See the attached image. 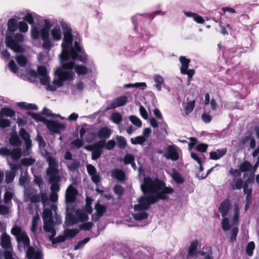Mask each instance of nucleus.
<instances>
[{
  "instance_id": "nucleus-62",
  "label": "nucleus",
  "mask_w": 259,
  "mask_h": 259,
  "mask_svg": "<svg viewBox=\"0 0 259 259\" xmlns=\"http://www.w3.org/2000/svg\"><path fill=\"white\" fill-rule=\"evenodd\" d=\"M229 174L234 177L235 178L239 177L241 176V172L240 171V170L237 169H233V168H231L229 171Z\"/></svg>"
},
{
  "instance_id": "nucleus-57",
  "label": "nucleus",
  "mask_w": 259,
  "mask_h": 259,
  "mask_svg": "<svg viewBox=\"0 0 259 259\" xmlns=\"http://www.w3.org/2000/svg\"><path fill=\"white\" fill-rule=\"evenodd\" d=\"M14 174L12 171H7L6 174V182L7 183L12 182L14 180Z\"/></svg>"
},
{
  "instance_id": "nucleus-17",
  "label": "nucleus",
  "mask_w": 259,
  "mask_h": 259,
  "mask_svg": "<svg viewBox=\"0 0 259 259\" xmlns=\"http://www.w3.org/2000/svg\"><path fill=\"white\" fill-rule=\"evenodd\" d=\"M50 208H47V206L45 207L42 213V219L44 221H52V210H56L57 209V207L54 204H51V205H49Z\"/></svg>"
},
{
  "instance_id": "nucleus-15",
  "label": "nucleus",
  "mask_w": 259,
  "mask_h": 259,
  "mask_svg": "<svg viewBox=\"0 0 259 259\" xmlns=\"http://www.w3.org/2000/svg\"><path fill=\"white\" fill-rule=\"evenodd\" d=\"M47 127L54 133H59L60 131L64 130L65 126L59 122L53 120H48L46 122Z\"/></svg>"
},
{
  "instance_id": "nucleus-38",
  "label": "nucleus",
  "mask_w": 259,
  "mask_h": 259,
  "mask_svg": "<svg viewBox=\"0 0 259 259\" xmlns=\"http://www.w3.org/2000/svg\"><path fill=\"white\" fill-rule=\"evenodd\" d=\"M129 119L131 122L136 126L137 127L140 128L142 127V123L140 119L136 116L131 115L129 117Z\"/></svg>"
},
{
  "instance_id": "nucleus-64",
  "label": "nucleus",
  "mask_w": 259,
  "mask_h": 259,
  "mask_svg": "<svg viewBox=\"0 0 259 259\" xmlns=\"http://www.w3.org/2000/svg\"><path fill=\"white\" fill-rule=\"evenodd\" d=\"M9 212V208L4 205L0 204V214L5 215Z\"/></svg>"
},
{
  "instance_id": "nucleus-5",
  "label": "nucleus",
  "mask_w": 259,
  "mask_h": 259,
  "mask_svg": "<svg viewBox=\"0 0 259 259\" xmlns=\"http://www.w3.org/2000/svg\"><path fill=\"white\" fill-rule=\"evenodd\" d=\"M24 195L25 197L29 198L32 203H37L41 201L44 207L51 205L50 201L54 202L58 200V194L55 192L51 193L50 199H49L48 194L46 192L40 191L38 194L36 190L31 188L26 190L24 192Z\"/></svg>"
},
{
  "instance_id": "nucleus-61",
  "label": "nucleus",
  "mask_w": 259,
  "mask_h": 259,
  "mask_svg": "<svg viewBox=\"0 0 259 259\" xmlns=\"http://www.w3.org/2000/svg\"><path fill=\"white\" fill-rule=\"evenodd\" d=\"M9 67L13 72L18 74L17 67L13 60H11L10 61L9 63Z\"/></svg>"
},
{
  "instance_id": "nucleus-21",
  "label": "nucleus",
  "mask_w": 259,
  "mask_h": 259,
  "mask_svg": "<svg viewBox=\"0 0 259 259\" xmlns=\"http://www.w3.org/2000/svg\"><path fill=\"white\" fill-rule=\"evenodd\" d=\"M245 182L240 179L238 178H234L232 181L230 182V185L233 190H240L243 188Z\"/></svg>"
},
{
  "instance_id": "nucleus-22",
  "label": "nucleus",
  "mask_w": 259,
  "mask_h": 259,
  "mask_svg": "<svg viewBox=\"0 0 259 259\" xmlns=\"http://www.w3.org/2000/svg\"><path fill=\"white\" fill-rule=\"evenodd\" d=\"M76 190L71 186L68 187L66 192V199L69 202H73L75 200Z\"/></svg>"
},
{
  "instance_id": "nucleus-55",
  "label": "nucleus",
  "mask_w": 259,
  "mask_h": 259,
  "mask_svg": "<svg viewBox=\"0 0 259 259\" xmlns=\"http://www.w3.org/2000/svg\"><path fill=\"white\" fill-rule=\"evenodd\" d=\"M222 229L224 231H227L229 230L230 228V226L229 224V222L228 219L227 218H224L222 222Z\"/></svg>"
},
{
  "instance_id": "nucleus-30",
  "label": "nucleus",
  "mask_w": 259,
  "mask_h": 259,
  "mask_svg": "<svg viewBox=\"0 0 259 259\" xmlns=\"http://www.w3.org/2000/svg\"><path fill=\"white\" fill-rule=\"evenodd\" d=\"M248 183H249L248 180H247V181H246L245 182L244 187H243V191H244V193L247 195V196H246L247 203H250V200L251 199L252 189H249L248 188Z\"/></svg>"
},
{
  "instance_id": "nucleus-1",
  "label": "nucleus",
  "mask_w": 259,
  "mask_h": 259,
  "mask_svg": "<svg viewBox=\"0 0 259 259\" xmlns=\"http://www.w3.org/2000/svg\"><path fill=\"white\" fill-rule=\"evenodd\" d=\"M141 188L143 192L147 195V197L143 196L140 197L139 204L134 206L132 216L136 220L147 218L148 214L145 210L149 209L150 204L156 203L160 199H166V194L174 192L172 188L165 187L161 181L148 177L144 178Z\"/></svg>"
},
{
  "instance_id": "nucleus-25",
  "label": "nucleus",
  "mask_w": 259,
  "mask_h": 259,
  "mask_svg": "<svg viewBox=\"0 0 259 259\" xmlns=\"http://www.w3.org/2000/svg\"><path fill=\"white\" fill-rule=\"evenodd\" d=\"M70 61H63V63H67L70 62ZM74 64L73 67L72 69H71V70L74 72L72 69L75 68V72L77 73L78 75H84L85 74L88 72V69L82 65H76L75 66L74 62L73 61H71ZM74 73V72H73ZM75 74V73H74ZM75 76H74V77Z\"/></svg>"
},
{
  "instance_id": "nucleus-51",
  "label": "nucleus",
  "mask_w": 259,
  "mask_h": 259,
  "mask_svg": "<svg viewBox=\"0 0 259 259\" xmlns=\"http://www.w3.org/2000/svg\"><path fill=\"white\" fill-rule=\"evenodd\" d=\"M60 178H59V180L55 181H52L51 180H49L50 183L52 184L51 189L52 192H55L57 193V191L59 190V186L58 184V183L60 181Z\"/></svg>"
},
{
  "instance_id": "nucleus-28",
  "label": "nucleus",
  "mask_w": 259,
  "mask_h": 259,
  "mask_svg": "<svg viewBox=\"0 0 259 259\" xmlns=\"http://www.w3.org/2000/svg\"><path fill=\"white\" fill-rule=\"evenodd\" d=\"M153 79L156 83L155 86L157 90L161 91L162 85L164 84L163 78L159 74H155L153 76Z\"/></svg>"
},
{
  "instance_id": "nucleus-45",
  "label": "nucleus",
  "mask_w": 259,
  "mask_h": 259,
  "mask_svg": "<svg viewBox=\"0 0 259 259\" xmlns=\"http://www.w3.org/2000/svg\"><path fill=\"white\" fill-rule=\"evenodd\" d=\"M10 143L13 146H19L21 145L22 142L18 136H13L10 139Z\"/></svg>"
},
{
  "instance_id": "nucleus-56",
  "label": "nucleus",
  "mask_w": 259,
  "mask_h": 259,
  "mask_svg": "<svg viewBox=\"0 0 259 259\" xmlns=\"http://www.w3.org/2000/svg\"><path fill=\"white\" fill-rule=\"evenodd\" d=\"M90 146H93V148L95 149L99 148L100 149H102V148L105 147V141L102 139V140L97 142L93 145H91Z\"/></svg>"
},
{
  "instance_id": "nucleus-8",
  "label": "nucleus",
  "mask_w": 259,
  "mask_h": 259,
  "mask_svg": "<svg viewBox=\"0 0 259 259\" xmlns=\"http://www.w3.org/2000/svg\"><path fill=\"white\" fill-rule=\"evenodd\" d=\"M11 233L15 237L16 241L23 243L24 246H29V238L23 227L15 224L11 230Z\"/></svg>"
},
{
  "instance_id": "nucleus-43",
  "label": "nucleus",
  "mask_w": 259,
  "mask_h": 259,
  "mask_svg": "<svg viewBox=\"0 0 259 259\" xmlns=\"http://www.w3.org/2000/svg\"><path fill=\"white\" fill-rule=\"evenodd\" d=\"M39 219L40 218L38 215H35L32 218L31 230V231L33 233H34L37 230V224L39 221Z\"/></svg>"
},
{
  "instance_id": "nucleus-48",
  "label": "nucleus",
  "mask_w": 259,
  "mask_h": 259,
  "mask_svg": "<svg viewBox=\"0 0 259 259\" xmlns=\"http://www.w3.org/2000/svg\"><path fill=\"white\" fill-rule=\"evenodd\" d=\"M90 240V238L89 237H87V238H85L84 239H83V240L79 241L77 244H76L74 247V250H77L82 247H83V246L87 243H88Z\"/></svg>"
},
{
  "instance_id": "nucleus-34",
  "label": "nucleus",
  "mask_w": 259,
  "mask_h": 259,
  "mask_svg": "<svg viewBox=\"0 0 259 259\" xmlns=\"http://www.w3.org/2000/svg\"><path fill=\"white\" fill-rule=\"evenodd\" d=\"M110 119L114 123L118 124L122 121V116L119 113L116 112L111 114Z\"/></svg>"
},
{
  "instance_id": "nucleus-19",
  "label": "nucleus",
  "mask_w": 259,
  "mask_h": 259,
  "mask_svg": "<svg viewBox=\"0 0 259 259\" xmlns=\"http://www.w3.org/2000/svg\"><path fill=\"white\" fill-rule=\"evenodd\" d=\"M231 206L230 201L226 199L224 200L220 204L219 210L221 213L223 217H226L229 212Z\"/></svg>"
},
{
  "instance_id": "nucleus-24",
  "label": "nucleus",
  "mask_w": 259,
  "mask_h": 259,
  "mask_svg": "<svg viewBox=\"0 0 259 259\" xmlns=\"http://www.w3.org/2000/svg\"><path fill=\"white\" fill-rule=\"evenodd\" d=\"M227 149H218L210 153V158L211 159L218 160L226 154Z\"/></svg>"
},
{
  "instance_id": "nucleus-14",
  "label": "nucleus",
  "mask_w": 259,
  "mask_h": 259,
  "mask_svg": "<svg viewBox=\"0 0 259 259\" xmlns=\"http://www.w3.org/2000/svg\"><path fill=\"white\" fill-rule=\"evenodd\" d=\"M127 97L125 96H121L113 100L111 103L109 104L106 107L107 110H110L120 106H123L127 102Z\"/></svg>"
},
{
  "instance_id": "nucleus-41",
  "label": "nucleus",
  "mask_w": 259,
  "mask_h": 259,
  "mask_svg": "<svg viewBox=\"0 0 259 259\" xmlns=\"http://www.w3.org/2000/svg\"><path fill=\"white\" fill-rule=\"evenodd\" d=\"M98 218H101L106 211V207L102 205L97 204L95 206Z\"/></svg>"
},
{
  "instance_id": "nucleus-49",
  "label": "nucleus",
  "mask_w": 259,
  "mask_h": 259,
  "mask_svg": "<svg viewBox=\"0 0 259 259\" xmlns=\"http://www.w3.org/2000/svg\"><path fill=\"white\" fill-rule=\"evenodd\" d=\"M3 116L5 115L8 117H12L15 115L14 111L9 108H2Z\"/></svg>"
},
{
  "instance_id": "nucleus-11",
  "label": "nucleus",
  "mask_w": 259,
  "mask_h": 259,
  "mask_svg": "<svg viewBox=\"0 0 259 259\" xmlns=\"http://www.w3.org/2000/svg\"><path fill=\"white\" fill-rule=\"evenodd\" d=\"M167 159H170L176 161L179 159V154L178 149L173 145H169L166 148V152L164 154Z\"/></svg>"
},
{
  "instance_id": "nucleus-6",
  "label": "nucleus",
  "mask_w": 259,
  "mask_h": 259,
  "mask_svg": "<svg viewBox=\"0 0 259 259\" xmlns=\"http://www.w3.org/2000/svg\"><path fill=\"white\" fill-rule=\"evenodd\" d=\"M24 35L21 33H16L14 37L9 35L6 37L5 44L7 47L10 48L15 52L23 53L25 49L20 44L24 41Z\"/></svg>"
},
{
  "instance_id": "nucleus-54",
  "label": "nucleus",
  "mask_w": 259,
  "mask_h": 259,
  "mask_svg": "<svg viewBox=\"0 0 259 259\" xmlns=\"http://www.w3.org/2000/svg\"><path fill=\"white\" fill-rule=\"evenodd\" d=\"M17 63L21 66H24L27 63V59L23 55L18 56L16 58Z\"/></svg>"
},
{
  "instance_id": "nucleus-7",
  "label": "nucleus",
  "mask_w": 259,
  "mask_h": 259,
  "mask_svg": "<svg viewBox=\"0 0 259 259\" xmlns=\"http://www.w3.org/2000/svg\"><path fill=\"white\" fill-rule=\"evenodd\" d=\"M46 161L48 164L46 174L49 180L52 181L58 180L60 177L58 160L53 156L49 155L46 157Z\"/></svg>"
},
{
  "instance_id": "nucleus-4",
  "label": "nucleus",
  "mask_w": 259,
  "mask_h": 259,
  "mask_svg": "<svg viewBox=\"0 0 259 259\" xmlns=\"http://www.w3.org/2000/svg\"><path fill=\"white\" fill-rule=\"evenodd\" d=\"M61 67L57 68L55 71V77L53 81V84L49 83L50 78L48 75L39 77L42 85L46 86V89L54 91L57 88L61 87L65 81H70L74 78V74L71 70L74 64L72 62L62 63Z\"/></svg>"
},
{
  "instance_id": "nucleus-36",
  "label": "nucleus",
  "mask_w": 259,
  "mask_h": 259,
  "mask_svg": "<svg viewBox=\"0 0 259 259\" xmlns=\"http://www.w3.org/2000/svg\"><path fill=\"white\" fill-rule=\"evenodd\" d=\"M35 161V159L32 157L24 158L21 160V164L23 166H29L32 165Z\"/></svg>"
},
{
  "instance_id": "nucleus-59",
  "label": "nucleus",
  "mask_w": 259,
  "mask_h": 259,
  "mask_svg": "<svg viewBox=\"0 0 259 259\" xmlns=\"http://www.w3.org/2000/svg\"><path fill=\"white\" fill-rule=\"evenodd\" d=\"M11 124V122L9 119L5 118L0 119V127L2 128H6L9 127Z\"/></svg>"
},
{
  "instance_id": "nucleus-12",
  "label": "nucleus",
  "mask_w": 259,
  "mask_h": 259,
  "mask_svg": "<svg viewBox=\"0 0 259 259\" xmlns=\"http://www.w3.org/2000/svg\"><path fill=\"white\" fill-rule=\"evenodd\" d=\"M87 169L92 182L96 184L99 183L101 181V177L95 167L92 164H88Z\"/></svg>"
},
{
  "instance_id": "nucleus-63",
  "label": "nucleus",
  "mask_w": 259,
  "mask_h": 259,
  "mask_svg": "<svg viewBox=\"0 0 259 259\" xmlns=\"http://www.w3.org/2000/svg\"><path fill=\"white\" fill-rule=\"evenodd\" d=\"M115 145V141L113 140H111L108 141L106 144L105 143V147L107 149L110 150L114 149Z\"/></svg>"
},
{
  "instance_id": "nucleus-27",
  "label": "nucleus",
  "mask_w": 259,
  "mask_h": 259,
  "mask_svg": "<svg viewBox=\"0 0 259 259\" xmlns=\"http://www.w3.org/2000/svg\"><path fill=\"white\" fill-rule=\"evenodd\" d=\"M198 242L197 240L192 241L189 248L188 256H193L197 253Z\"/></svg>"
},
{
  "instance_id": "nucleus-2",
  "label": "nucleus",
  "mask_w": 259,
  "mask_h": 259,
  "mask_svg": "<svg viewBox=\"0 0 259 259\" xmlns=\"http://www.w3.org/2000/svg\"><path fill=\"white\" fill-rule=\"evenodd\" d=\"M60 23L64 30L63 41L61 45L62 51L60 55L61 63H63V61H68L70 58L73 59H78L83 62H85L87 57L82 52L81 47L77 41L74 42V48H71L72 43V36L70 28L63 20L60 21Z\"/></svg>"
},
{
  "instance_id": "nucleus-18",
  "label": "nucleus",
  "mask_w": 259,
  "mask_h": 259,
  "mask_svg": "<svg viewBox=\"0 0 259 259\" xmlns=\"http://www.w3.org/2000/svg\"><path fill=\"white\" fill-rule=\"evenodd\" d=\"M44 229L46 232L51 233L50 240H52V238L56 235V231L54 228L53 220L45 221H44Z\"/></svg>"
},
{
  "instance_id": "nucleus-3",
  "label": "nucleus",
  "mask_w": 259,
  "mask_h": 259,
  "mask_svg": "<svg viewBox=\"0 0 259 259\" xmlns=\"http://www.w3.org/2000/svg\"><path fill=\"white\" fill-rule=\"evenodd\" d=\"M44 24L45 25L40 28L36 26H33L31 34L32 38L34 39L40 37L42 40V48L49 51L53 47L52 40L58 41L62 39V31L58 26L50 29L52 26V23L49 19H45Z\"/></svg>"
},
{
  "instance_id": "nucleus-31",
  "label": "nucleus",
  "mask_w": 259,
  "mask_h": 259,
  "mask_svg": "<svg viewBox=\"0 0 259 259\" xmlns=\"http://www.w3.org/2000/svg\"><path fill=\"white\" fill-rule=\"evenodd\" d=\"M10 155H11L13 159L18 160L22 155H23V152H22L20 148H16L13 149L12 151H10Z\"/></svg>"
},
{
  "instance_id": "nucleus-53",
  "label": "nucleus",
  "mask_w": 259,
  "mask_h": 259,
  "mask_svg": "<svg viewBox=\"0 0 259 259\" xmlns=\"http://www.w3.org/2000/svg\"><path fill=\"white\" fill-rule=\"evenodd\" d=\"M19 30L22 32H26L28 30V25L24 21H20L18 25Z\"/></svg>"
},
{
  "instance_id": "nucleus-16",
  "label": "nucleus",
  "mask_w": 259,
  "mask_h": 259,
  "mask_svg": "<svg viewBox=\"0 0 259 259\" xmlns=\"http://www.w3.org/2000/svg\"><path fill=\"white\" fill-rule=\"evenodd\" d=\"M15 195L13 187L11 186L6 187L4 201L5 204H8L13 198Z\"/></svg>"
},
{
  "instance_id": "nucleus-20",
  "label": "nucleus",
  "mask_w": 259,
  "mask_h": 259,
  "mask_svg": "<svg viewBox=\"0 0 259 259\" xmlns=\"http://www.w3.org/2000/svg\"><path fill=\"white\" fill-rule=\"evenodd\" d=\"M111 135V130L108 127H103L99 130L97 133L98 137L100 139H107Z\"/></svg>"
},
{
  "instance_id": "nucleus-23",
  "label": "nucleus",
  "mask_w": 259,
  "mask_h": 259,
  "mask_svg": "<svg viewBox=\"0 0 259 259\" xmlns=\"http://www.w3.org/2000/svg\"><path fill=\"white\" fill-rule=\"evenodd\" d=\"M111 176L113 179L118 181H123L125 179V173L119 169H114L111 171Z\"/></svg>"
},
{
  "instance_id": "nucleus-44",
  "label": "nucleus",
  "mask_w": 259,
  "mask_h": 259,
  "mask_svg": "<svg viewBox=\"0 0 259 259\" xmlns=\"http://www.w3.org/2000/svg\"><path fill=\"white\" fill-rule=\"evenodd\" d=\"M234 216L232 219V222L234 224H236L238 221V217L239 214V207L238 204L234 205Z\"/></svg>"
},
{
  "instance_id": "nucleus-9",
  "label": "nucleus",
  "mask_w": 259,
  "mask_h": 259,
  "mask_svg": "<svg viewBox=\"0 0 259 259\" xmlns=\"http://www.w3.org/2000/svg\"><path fill=\"white\" fill-rule=\"evenodd\" d=\"M0 245L3 249H6L4 252L5 259H11L12 257L11 238L6 232H4L1 237Z\"/></svg>"
},
{
  "instance_id": "nucleus-10",
  "label": "nucleus",
  "mask_w": 259,
  "mask_h": 259,
  "mask_svg": "<svg viewBox=\"0 0 259 259\" xmlns=\"http://www.w3.org/2000/svg\"><path fill=\"white\" fill-rule=\"evenodd\" d=\"M19 134L25 143V149L23 151V155L28 156L31 153L32 144L30 135L24 128L20 130Z\"/></svg>"
},
{
  "instance_id": "nucleus-47",
  "label": "nucleus",
  "mask_w": 259,
  "mask_h": 259,
  "mask_svg": "<svg viewBox=\"0 0 259 259\" xmlns=\"http://www.w3.org/2000/svg\"><path fill=\"white\" fill-rule=\"evenodd\" d=\"M76 215L81 222H83L88 220V214L81 210H77Z\"/></svg>"
},
{
  "instance_id": "nucleus-50",
  "label": "nucleus",
  "mask_w": 259,
  "mask_h": 259,
  "mask_svg": "<svg viewBox=\"0 0 259 259\" xmlns=\"http://www.w3.org/2000/svg\"><path fill=\"white\" fill-rule=\"evenodd\" d=\"M194 106L195 101L188 103L185 107V111L186 114L188 115L190 112H191L194 109Z\"/></svg>"
},
{
  "instance_id": "nucleus-29",
  "label": "nucleus",
  "mask_w": 259,
  "mask_h": 259,
  "mask_svg": "<svg viewBox=\"0 0 259 259\" xmlns=\"http://www.w3.org/2000/svg\"><path fill=\"white\" fill-rule=\"evenodd\" d=\"M179 60L181 64V67L180 69L181 72H184L185 70L188 69L190 60L184 56H181L179 58Z\"/></svg>"
},
{
  "instance_id": "nucleus-58",
  "label": "nucleus",
  "mask_w": 259,
  "mask_h": 259,
  "mask_svg": "<svg viewBox=\"0 0 259 259\" xmlns=\"http://www.w3.org/2000/svg\"><path fill=\"white\" fill-rule=\"evenodd\" d=\"M135 158L132 154H126L124 157L123 161L124 164H128L134 161Z\"/></svg>"
},
{
  "instance_id": "nucleus-13",
  "label": "nucleus",
  "mask_w": 259,
  "mask_h": 259,
  "mask_svg": "<svg viewBox=\"0 0 259 259\" xmlns=\"http://www.w3.org/2000/svg\"><path fill=\"white\" fill-rule=\"evenodd\" d=\"M27 246L26 256L28 259H42V253L41 251L29 245Z\"/></svg>"
},
{
  "instance_id": "nucleus-26",
  "label": "nucleus",
  "mask_w": 259,
  "mask_h": 259,
  "mask_svg": "<svg viewBox=\"0 0 259 259\" xmlns=\"http://www.w3.org/2000/svg\"><path fill=\"white\" fill-rule=\"evenodd\" d=\"M85 149L89 151H93L92 154V158L93 160H96L99 158L103 153L102 149H100L99 148L95 149L93 148V146H87L85 147Z\"/></svg>"
},
{
  "instance_id": "nucleus-35",
  "label": "nucleus",
  "mask_w": 259,
  "mask_h": 259,
  "mask_svg": "<svg viewBox=\"0 0 259 259\" xmlns=\"http://www.w3.org/2000/svg\"><path fill=\"white\" fill-rule=\"evenodd\" d=\"M171 177L172 179L177 183L182 184L184 182L181 175L176 169H173Z\"/></svg>"
},
{
  "instance_id": "nucleus-39",
  "label": "nucleus",
  "mask_w": 259,
  "mask_h": 259,
  "mask_svg": "<svg viewBox=\"0 0 259 259\" xmlns=\"http://www.w3.org/2000/svg\"><path fill=\"white\" fill-rule=\"evenodd\" d=\"M84 144L83 140L77 139L70 143V146L72 149H78L81 147Z\"/></svg>"
},
{
  "instance_id": "nucleus-40",
  "label": "nucleus",
  "mask_w": 259,
  "mask_h": 259,
  "mask_svg": "<svg viewBox=\"0 0 259 259\" xmlns=\"http://www.w3.org/2000/svg\"><path fill=\"white\" fill-rule=\"evenodd\" d=\"M252 168V165L248 161H245L242 163L239 166V170L242 172H245L250 170Z\"/></svg>"
},
{
  "instance_id": "nucleus-60",
  "label": "nucleus",
  "mask_w": 259,
  "mask_h": 259,
  "mask_svg": "<svg viewBox=\"0 0 259 259\" xmlns=\"http://www.w3.org/2000/svg\"><path fill=\"white\" fill-rule=\"evenodd\" d=\"M113 190L114 193L119 196L122 195L123 192V187L119 185H116L114 187Z\"/></svg>"
},
{
  "instance_id": "nucleus-33",
  "label": "nucleus",
  "mask_w": 259,
  "mask_h": 259,
  "mask_svg": "<svg viewBox=\"0 0 259 259\" xmlns=\"http://www.w3.org/2000/svg\"><path fill=\"white\" fill-rule=\"evenodd\" d=\"M80 166V162L77 160H73L71 162L67 163L68 168L71 171H74Z\"/></svg>"
},
{
  "instance_id": "nucleus-52",
  "label": "nucleus",
  "mask_w": 259,
  "mask_h": 259,
  "mask_svg": "<svg viewBox=\"0 0 259 259\" xmlns=\"http://www.w3.org/2000/svg\"><path fill=\"white\" fill-rule=\"evenodd\" d=\"M255 247V244L253 242H250L246 246V251L249 256H251L253 254V251Z\"/></svg>"
},
{
  "instance_id": "nucleus-32",
  "label": "nucleus",
  "mask_w": 259,
  "mask_h": 259,
  "mask_svg": "<svg viewBox=\"0 0 259 259\" xmlns=\"http://www.w3.org/2000/svg\"><path fill=\"white\" fill-rule=\"evenodd\" d=\"M18 28L17 21L15 19H11L8 22V30L11 32H15Z\"/></svg>"
},
{
  "instance_id": "nucleus-42",
  "label": "nucleus",
  "mask_w": 259,
  "mask_h": 259,
  "mask_svg": "<svg viewBox=\"0 0 259 259\" xmlns=\"http://www.w3.org/2000/svg\"><path fill=\"white\" fill-rule=\"evenodd\" d=\"M116 140L117 142L118 146L120 148H124L127 144L126 141L125 139L120 136H117L116 137Z\"/></svg>"
},
{
  "instance_id": "nucleus-37",
  "label": "nucleus",
  "mask_w": 259,
  "mask_h": 259,
  "mask_svg": "<svg viewBox=\"0 0 259 259\" xmlns=\"http://www.w3.org/2000/svg\"><path fill=\"white\" fill-rule=\"evenodd\" d=\"M146 141V139L145 138L144 136H137L134 138H132L131 139V142L132 144L134 145L140 144L141 145L145 143Z\"/></svg>"
},
{
  "instance_id": "nucleus-46",
  "label": "nucleus",
  "mask_w": 259,
  "mask_h": 259,
  "mask_svg": "<svg viewBox=\"0 0 259 259\" xmlns=\"http://www.w3.org/2000/svg\"><path fill=\"white\" fill-rule=\"evenodd\" d=\"M79 231L77 229H67L65 231V235L68 238H73L78 233Z\"/></svg>"
}]
</instances>
